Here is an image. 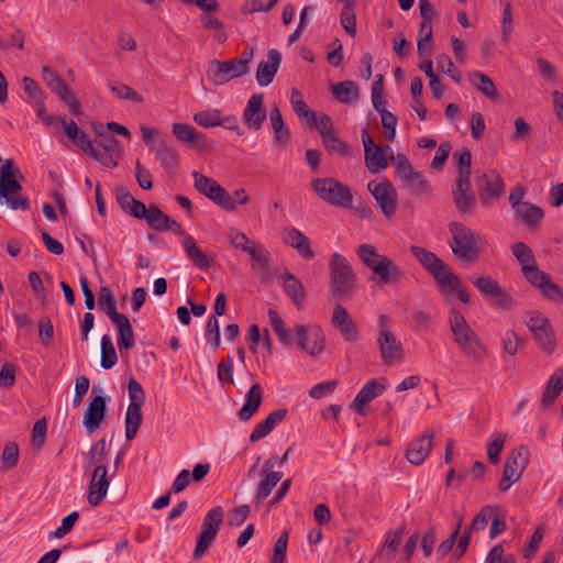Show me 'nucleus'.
<instances>
[{
    "label": "nucleus",
    "instance_id": "obj_18",
    "mask_svg": "<svg viewBox=\"0 0 563 563\" xmlns=\"http://www.w3.org/2000/svg\"><path fill=\"white\" fill-rule=\"evenodd\" d=\"M245 75V69L235 64V59L220 62L212 59L209 62L208 77L216 85H224L231 79Z\"/></svg>",
    "mask_w": 563,
    "mask_h": 563
},
{
    "label": "nucleus",
    "instance_id": "obj_13",
    "mask_svg": "<svg viewBox=\"0 0 563 563\" xmlns=\"http://www.w3.org/2000/svg\"><path fill=\"white\" fill-rule=\"evenodd\" d=\"M523 277L534 287H538L541 292L549 299L562 300L563 289L551 280V277L545 272L541 271L537 263L533 265H525L522 268Z\"/></svg>",
    "mask_w": 563,
    "mask_h": 563
},
{
    "label": "nucleus",
    "instance_id": "obj_7",
    "mask_svg": "<svg viewBox=\"0 0 563 563\" xmlns=\"http://www.w3.org/2000/svg\"><path fill=\"white\" fill-rule=\"evenodd\" d=\"M223 518L224 511L221 506H216L207 512L202 521L201 531L197 538V545L194 551L195 560H199L205 555L217 537Z\"/></svg>",
    "mask_w": 563,
    "mask_h": 563
},
{
    "label": "nucleus",
    "instance_id": "obj_4",
    "mask_svg": "<svg viewBox=\"0 0 563 563\" xmlns=\"http://www.w3.org/2000/svg\"><path fill=\"white\" fill-rule=\"evenodd\" d=\"M410 252L421 266L432 275L437 285L452 287L457 284L459 277L433 252L417 245H412Z\"/></svg>",
    "mask_w": 563,
    "mask_h": 563
},
{
    "label": "nucleus",
    "instance_id": "obj_41",
    "mask_svg": "<svg viewBox=\"0 0 563 563\" xmlns=\"http://www.w3.org/2000/svg\"><path fill=\"white\" fill-rule=\"evenodd\" d=\"M141 408L142 407H136V405L128 406L125 413V437L129 441L135 438L142 423L143 417Z\"/></svg>",
    "mask_w": 563,
    "mask_h": 563
},
{
    "label": "nucleus",
    "instance_id": "obj_58",
    "mask_svg": "<svg viewBox=\"0 0 563 563\" xmlns=\"http://www.w3.org/2000/svg\"><path fill=\"white\" fill-rule=\"evenodd\" d=\"M506 438L505 433H497L495 439L488 444L487 455L492 464L499 462V455L505 446Z\"/></svg>",
    "mask_w": 563,
    "mask_h": 563
},
{
    "label": "nucleus",
    "instance_id": "obj_46",
    "mask_svg": "<svg viewBox=\"0 0 563 563\" xmlns=\"http://www.w3.org/2000/svg\"><path fill=\"white\" fill-rule=\"evenodd\" d=\"M109 88L121 100H128L134 103L144 102L143 96L128 85L119 81H110Z\"/></svg>",
    "mask_w": 563,
    "mask_h": 563
},
{
    "label": "nucleus",
    "instance_id": "obj_32",
    "mask_svg": "<svg viewBox=\"0 0 563 563\" xmlns=\"http://www.w3.org/2000/svg\"><path fill=\"white\" fill-rule=\"evenodd\" d=\"M263 399L262 387L255 383L249 389L245 396V402L239 411V418L247 421L258 410Z\"/></svg>",
    "mask_w": 563,
    "mask_h": 563
},
{
    "label": "nucleus",
    "instance_id": "obj_37",
    "mask_svg": "<svg viewBox=\"0 0 563 563\" xmlns=\"http://www.w3.org/2000/svg\"><path fill=\"white\" fill-rule=\"evenodd\" d=\"M563 389V367L558 368L550 377L542 395V406L548 408L552 406Z\"/></svg>",
    "mask_w": 563,
    "mask_h": 563
},
{
    "label": "nucleus",
    "instance_id": "obj_17",
    "mask_svg": "<svg viewBox=\"0 0 563 563\" xmlns=\"http://www.w3.org/2000/svg\"><path fill=\"white\" fill-rule=\"evenodd\" d=\"M362 142L364 145L365 166L368 172L376 174L379 170L386 169L388 167V159L385 157L383 148L375 144L366 129L362 130Z\"/></svg>",
    "mask_w": 563,
    "mask_h": 563
},
{
    "label": "nucleus",
    "instance_id": "obj_30",
    "mask_svg": "<svg viewBox=\"0 0 563 563\" xmlns=\"http://www.w3.org/2000/svg\"><path fill=\"white\" fill-rule=\"evenodd\" d=\"M385 388L386 387L384 385L377 383L375 379L369 380L357 393L351 406L357 411V413L364 416V406L379 396Z\"/></svg>",
    "mask_w": 563,
    "mask_h": 563
},
{
    "label": "nucleus",
    "instance_id": "obj_6",
    "mask_svg": "<svg viewBox=\"0 0 563 563\" xmlns=\"http://www.w3.org/2000/svg\"><path fill=\"white\" fill-rule=\"evenodd\" d=\"M451 330L455 343L468 357L482 361L486 355V349L476 332L467 324L466 319H451Z\"/></svg>",
    "mask_w": 563,
    "mask_h": 563
},
{
    "label": "nucleus",
    "instance_id": "obj_44",
    "mask_svg": "<svg viewBox=\"0 0 563 563\" xmlns=\"http://www.w3.org/2000/svg\"><path fill=\"white\" fill-rule=\"evenodd\" d=\"M402 539V529L390 530L386 534L384 544L380 548L378 555L384 558L386 561H390L395 556V552L398 549Z\"/></svg>",
    "mask_w": 563,
    "mask_h": 563
},
{
    "label": "nucleus",
    "instance_id": "obj_2",
    "mask_svg": "<svg viewBox=\"0 0 563 563\" xmlns=\"http://www.w3.org/2000/svg\"><path fill=\"white\" fill-rule=\"evenodd\" d=\"M356 254L362 263L378 277L380 285L398 283L404 277V272L390 258L378 254L371 244H361Z\"/></svg>",
    "mask_w": 563,
    "mask_h": 563
},
{
    "label": "nucleus",
    "instance_id": "obj_3",
    "mask_svg": "<svg viewBox=\"0 0 563 563\" xmlns=\"http://www.w3.org/2000/svg\"><path fill=\"white\" fill-rule=\"evenodd\" d=\"M311 188L318 198L330 206L352 208L353 195L350 187L334 177L313 178Z\"/></svg>",
    "mask_w": 563,
    "mask_h": 563
},
{
    "label": "nucleus",
    "instance_id": "obj_11",
    "mask_svg": "<svg viewBox=\"0 0 563 563\" xmlns=\"http://www.w3.org/2000/svg\"><path fill=\"white\" fill-rule=\"evenodd\" d=\"M473 285L485 296L495 307L508 310L514 303V297L499 283L490 276H481L472 279Z\"/></svg>",
    "mask_w": 563,
    "mask_h": 563
},
{
    "label": "nucleus",
    "instance_id": "obj_22",
    "mask_svg": "<svg viewBox=\"0 0 563 563\" xmlns=\"http://www.w3.org/2000/svg\"><path fill=\"white\" fill-rule=\"evenodd\" d=\"M527 327L545 353L550 354L555 350V334L549 319H529Z\"/></svg>",
    "mask_w": 563,
    "mask_h": 563
},
{
    "label": "nucleus",
    "instance_id": "obj_42",
    "mask_svg": "<svg viewBox=\"0 0 563 563\" xmlns=\"http://www.w3.org/2000/svg\"><path fill=\"white\" fill-rule=\"evenodd\" d=\"M521 221L527 224L530 229L539 225L544 217L543 210L530 202L526 203L523 208H519V211H515Z\"/></svg>",
    "mask_w": 563,
    "mask_h": 563
},
{
    "label": "nucleus",
    "instance_id": "obj_21",
    "mask_svg": "<svg viewBox=\"0 0 563 563\" xmlns=\"http://www.w3.org/2000/svg\"><path fill=\"white\" fill-rule=\"evenodd\" d=\"M263 100V93H254L243 110L244 123L251 130L260 131L267 119V111Z\"/></svg>",
    "mask_w": 563,
    "mask_h": 563
},
{
    "label": "nucleus",
    "instance_id": "obj_24",
    "mask_svg": "<svg viewBox=\"0 0 563 563\" xmlns=\"http://www.w3.org/2000/svg\"><path fill=\"white\" fill-rule=\"evenodd\" d=\"M282 63V54L277 49H269L267 60H261L256 70V81L260 86H268L275 78Z\"/></svg>",
    "mask_w": 563,
    "mask_h": 563
},
{
    "label": "nucleus",
    "instance_id": "obj_48",
    "mask_svg": "<svg viewBox=\"0 0 563 563\" xmlns=\"http://www.w3.org/2000/svg\"><path fill=\"white\" fill-rule=\"evenodd\" d=\"M221 110L219 109H210L202 110L194 114L192 120L196 124L209 129L213 126H219L221 122Z\"/></svg>",
    "mask_w": 563,
    "mask_h": 563
},
{
    "label": "nucleus",
    "instance_id": "obj_51",
    "mask_svg": "<svg viewBox=\"0 0 563 563\" xmlns=\"http://www.w3.org/2000/svg\"><path fill=\"white\" fill-rule=\"evenodd\" d=\"M353 3L354 1L344 3L340 15L342 27L351 36H355L356 34V16Z\"/></svg>",
    "mask_w": 563,
    "mask_h": 563
},
{
    "label": "nucleus",
    "instance_id": "obj_5",
    "mask_svg": "<svg viewBox=\"0 0 563 563\" xmlns=\"http://www.w3.org/2000/svg\"><path fill=\"white\" fill-rule=\"evenodd\" d=\"M449 230L454 242V245H452L453 254L463 262H476L479 257V251L474 231L461 222H451Z\"/></svg>",
    "mask_w": 563,
    "mask_h": 563
},
{
    "label": "nucleus",
    "instance_id": "obj_20",
    "mask_svg": "<svg viewBox=\"0 0 563 563\" xmlns=\"http://www.w3.org/2000/svg\"><path fill=\"white\" fill-rule=\"evenodd\" d=\"M452 198L460 213H472L475 210L476 198L472 190L471 178L456 179L455 186L452 187Z\"/></svg>",
    "mask_w": 563,
    "mask_h": 563
},
{
    "label": "nucleus",
    "instance_id": "obj_40",
    "mask_svg": "<svg viewBox=\"0 0 563 563\" xmlns=\"http://www.w3.org/2000/svg\"><path fill=\"white\" fill-rule=\"evenodd\" d=\"M118 328V347L122 353L123 350H130L135 344V336L130 323V319H111Z\"/></svg>",
    "mask_w": 563,
    "mask_h": 563
},
{
    "label": "nucleus",
    "instance_id": "obj_64",
    "mask_svg": "<svg viewBox=\"0 0 563 563\" xmlns=\"http://www.w3.org/2000/svg\"><path fill=\"white\" fill-rule=\"evenodd\" d=\"M2 464L7 468H11L16 465L19 460V448L16 443L9 442L4 445L3 452H2Z\"/></svg>",
    "mask_w": 563,
    "mask_h": 563
},
{
    "label": "nucleus",
    "instance_id": "obj_35",
    "mask_svg": "<svg viewBox=\"0 0 563 563\" xmlns=\"http://www.w3.org/2000/svg\"><path fill=\"white\" fill-rule=\"evenodd\" d=\"M269 119L272 122V128L274 130V137L276 143L284 147L288 144L290 140V131L288 126L285 124L284 119L282 117L280 110L277 104H274L269 111Z\"/></svg>",
    "mask_w": 563,
    "mask_h": 563
},
{
    "label": "nucleus",
    "instance_id": "obj_52",
    "mask_svg": "<svg viewBox=\"0 0 563 563\" xmlns=\"http://www.w3.org/2000/svg\"><path fill=\"white\" fill-rule=\"evenodd\" d=\"M512 255L523 267L536 264V256L531 249L523 242H517L511 246Z\"/></svg>",
    "mask_w": 563,
    "mask_h": 563
},
{
    "label": "nucleus",
    "instance_id": "obj_55",
    "mask_svg": "<svg viewBox=\"0 0 563 563\" xmlns=\"http://www.w3.org/2000/svg\"><path fill=\"white\" fill-rule=\"evenodd\" d=\"M438 68L449 76L457 84L461 82L462 77L459 69L454 66L451 57L446 54H441L437 58Z\"/></svg>",
    "mask_w": 563,
    "mask_h": 563
},
{
    "label": "nucleus",
    "instance_id": "obj_43",
    "mask_svg": "<svg viewBox=\"0 0 563 563\" xmlns=\"http://www.w3.org/2000/svg\"><path fill=\"white\" fill-rule=\"evenodd\" d=\"M453 162L456 165L457 178H471L472 153L470 148L464 147L453 153Z\"/></svg>",
    "mask_w": 563,
    "mask_h": 563
},
{
    "label": "nucleus",
    "instance_id": "obj_28",
    "mask_svg": "<svg viewBox=\"0 0 563 563\" xmlns=\"http://www.w3.org/2000/svg\"><path fill=\"white\" fill-rule=\"evenodd\" d=\"M107 400L102 396H95L88 405V409L84 417V426L93 432L97 430L106 416Z\"/></svg>",
    "mask_w": 563,
    "mask_h": 563
},
{
    "label": "nucleus",
    "instance_id": "obj_15",
    "mask_svg": "<svg viewBox=\"0 0 563 563\" xmlns=\"http://www.w3.org/2000/svg\"><path fill=\"white\" fill-rule=\"evenodd\" d=\"M272 461H265L262 470L260 471V482L256 487V493L253 497V503L258 508L263 501L272 494L273 489L283 478V473L273 471Z\"/></svg>",
    "mask_w": 563,
    "mask_h": 563
},
{
    "label": "nucleus",
    "instance_id": "obj_56",
    "mask_svg": "<svg viewBox=\"0 0 563 563\" xmlns=\"http://www.w3.org/2000/svg\"><path fill=\"white\" fill-rule=\"evenodd\" d=\"M128 390L131 400L129 406L136 405V407H142L145 402V391L142 385L135 378L131 377L129 380Z\"/></svg>",
    "mask_w": 563,
    "mask_h": 563
},
{
    "label": "nucleus",
    "instance_id": "obj_62",
    "mask_svg": "<svg viewBox=\"0 0 563 563\" xmlns=\"http://www.w3.org/2000/svg\"><path fill=\"white\" fill-rule=\"evenodd\" d=\"M206 340L210 343L213 351L220 347V327L218 319H209L206 325Z\"/></svg>",
    "mask_w": 563,
    "mask_h": 563
},
{
    "label": "nucleus",
    "instance_id": "obj_9",
    "mask_svg": "<svg viewBox=\"0 0 563 563\" xmlns=\"http://www.w3.org/2000/svg\"><path fill=\"white\" fill-rule=\"evenodd\" d=\"M195 188L227 211H235V200L214 179L194 172Z\"/></svg>",
    "mask_w": 563,
    "mask_h": 563
},
{
    "label": "nucleus",
    "instance_id": "obj_29",
    "mask_svg": "<svg viewBox=\"0 0 563 563\" xmlns=\"http://www.w3.org/2000/svg\"><path fill=\"white\" fill-rule=\"evenodd\" d=\"M284 241L295 249L303 260H312L314 256L309 239L296 228L284 230Z\"/></svg>",
    "mask_w": 563,
    "mask_h": 563
},
{
    "label": "nucleus",
    "instance_id": "obj_39",
    "mask_svg": "<svg viewBox=\"0 0 563 563\" xmlns=\"http://www.w3.org/2000/svg\"><path fill=\"white\" fill-rule=\"evenodd\" d=\"M471 81L476 88L492 101L500 99V95L489 76L482 71H474L471 74Z\"/></svg>",
    "mask_w": 563,
    "mask_h": 563
},
{
    "label": "nucleus",
    "instance_id": "obj_36",
    "mask_svg": "<svg viewBox=\"0 0 563 563\" xmlns=\"http://www.w3.org/2000/svg\"><path fill=\"white\" fill-rule=\"evenodd\" d=\"M397 177L400 178L401 183L409 189L411 194L421 196L428 191V180L424 178L422 173L417 172L413 168L407 169Z\"/></svg>",
    "mask_w": 563,
    "mask_h": 563
},
{
    "label": "nucleus",
    "instance_id": "obj_54",
    "mask_svg": "<svg viewBox=\"0 0 563 563\" xmlns=\"http://www.w3.org/2000/svg\"><path fill=\"white\" fill-rule=\"evenodd\" d=\"M332 322L346 341L353 342L357 339V329L353 319H332Z\"/></svg>",
    "mask_w": 563,
    "mask_h": 563
},
{
    "label": "nucleus",
    "instance_id": "obj_8",
    "mask_svg": "<svg viewBox=\"0 0 563 563\" xmlns=\"http://www.w3.org/2000/svg\"><path fill=\"white\" fill-rule=\"evenodd\" d=\"M530 452L528 446L520 445L514 449L507 459L501 479L498 483L500 492H507L517 483L529 464Z\"/></svg>",
    "mask_w": 563,
    "mask_h": 563
},
{
    "label": "nucleus",
    "instance_id": "obj_16",
    "mask_svg": "<svg viewBox=\"0 0 563 563\" xmlns=\"http://www.w3.org/2000/svg\"><path fill=\"white\" fill-rule=\"evenodd\" d=\"M145 216L146 217H143L142 220H145L151 229L158 232L170 231L179 236L185 235V230L181 224L163 212L155 203L148 206Z\"/></svg>",
    "mask_w": 563,
    "mask_h": 563
},
{
    "label": "nucleus",
    "instance_id": "obj_57",
    "mask_svg": "<svg viewBox=\"0 0 563 563\" xmlns=\"http://www.w3.org/2000/svg\"><path fill=\"white\" fill-rule=\"evenodd\" d=\"M22 190V186L16 177H1L0 179V198L8 199L11 195H18Z\"/></svg>",
    "mask_w": 563,
    "mask_h": 563
},
{
    "label": "nucleus",
    "instance_id": "obj_12",
    "mask_svg": "<svg viewBox=\"0 0 563 563\" xmlns=\"http://www.w3.org/2000/svg\"><path fill=\"white\" fill-rule=\"evenodd\" d=\"M367 189L374 197L377 206L386 219H390L397 210L398 195L388 179L380 183L371 180L367 184Z\"/></svg>",
    "mask_w": 563,
    "mask_h": 563
},
{
    "label": "nucleus",
    "instance_id": "obj_26",
    "mask_svg": "<svg viewBox=\"0 0 563 563\" xmlns=\"http://www.w3.org/2000/svg\"><path fill=\"white\" fill-rule=\"evenodd\" d=\"M433 438V432H427L410 442L406 451L409 463L420 465L426 460L432 449Z\"/></svg>",
    "mask_w": 563,
    "mask_h": 563
},
{
    "label": "nucleus",
    "instance_id": "obj_31",
    "mask_svg": "<svg viewBox=\"0 0 563 563\" xmlns=\"http://www.w3.org/2000/svg\"><path fill=\"white\" fill-rule=\"evenodd\" d=\"M156 158L161 162L163 168L167 172H175L179 165V156L176 148L168 142L167 139H163L156 150H155Z\"/></svg>",
    "mask_w": 563,
    "mask_h": 563
},
{
    "label": "nucleus",
    "instance_id": "obj_38",
    "mask_svg": "<svg viewBox=\"0 0 563 563\" xmlns=\"http://www.w3.org/2000/svg\"><path fill=\"white\" fill-rule=\"evenodd\" d=\"M98 310L106 313L107 317H125V314L118 312L117 300L113 291L108 286H102L98 292Z\"/></svg>",
    "mask_w": 563,
    "mask_h": 563
},
{
    "label": "nucleus",
    "instance_id": "obj_23",
    "mask_svg": "<svg viewBox=\"0 0 563 563\" xmlns=\"http://www.w3.org/2000/svg\"><path fill=\"white\" fill-rule=\"evenodd\" d=\"M478 181L481 184L477 185V190L484 206H489L504 192V180L495 170L483 174Z\"/></svg>",
    "mask_w": 563,
    "mask_h": 563
},
{
    "label": "nucleus",
    "instance_id": "obj_19",
    "mask_svg": "<svg viewBox=\"0 0 563 563\" xmlns=\"http://www.w3.org/2000/svg\"><path fill=\"white\" fill-rule=\"evenodd\" d=\"M108 468L104 464L97 465L88 486V504L96 507L101 504L109 489Z\"/></svg>",
    "mask_w": 563,
    "mask_h": 563
},
{
    "label": "nucleus",
    "instance_id": "obj_50",
    "mask_svg": "<svg viewBox=\"0 0 563 563\" xmlns=\"http://www.w3.org/2000/svg\"><path fill=\"white\" fill-rule=\"evenodd\" d=\"M322 143H323L324 147L331 153H336L339 155H347V156L353 154L352 146L344 143L334 133L324 135L322 139Z\"/></svg>",
    "mask_w": 563,
    "mask_h": 563
},
{
    "label": "nucleus",
    "instance_id": "obj_1",
    "mask_svg": "<svg viewBox=\"0 0 563 563\" xmlns=\"http://www.w3.org/2000/svg\"><path fill=\"white\" fill-rule=\"evenodd\" d=\"M329 292L336 301L331 317H349L346 309L340 303L350 300L356 288L357 277L345 256L333 253L329 262Z\"/></svg>",
    "mask_w": 563,
    "mask_h": 563
},
{
    "label": "nucleus",
    "instance_id": "obj_61",
    "mask_svg": "<svg viewBox=\"0 0 563 563\" xmlns=\"http://www.w3.org/2000/svg\"><path fill=\"white\" fill-rule=\"evenodd\" d=\"M197 129L186 123H174L172 126V133L174 136L183 143L190 144L191 139Z\"/></svg>",
    "mask_w": 563,
    "mask_h": 563
},
{
    "label": "nucleus",
    "instance_id": "obj_33",
    "mask_svg": "<svg viewBox=\"0 0 563 563\" xmlns=\"http://www.w3.org/2000/svg\"><path fill=\"white\" fill-rule=\"evenodd\" d=\"M183 246L188 257L199 269H208L213 266L214 261L208 257L196 244L195 239L191 235L185 233Z\"/></svg>",
    "mask_w": 563,
    "mask_h": 563
},
{
    "label": "nucleus",
    "instance_id": "obj_49",
    "mask_svg": "<svg viewBox=\"0 0 563 563\" xmlns=\"http://www.w3.org/2000/svg\"><path fill=\"white\" fill-rule=\"evenodd\" d=\"M118 362L117 352L112 340L108 335H103L101 339V357L100 365L104 369H110Z\"/></svg>",
    "mask_w": 563,
    "mask_h": 563
},
{
    "label": "nucleus",
    "instance_id": "obj_25",
    "mask_svg": "<svg viewBox=\"0 0 563 563\" xmlns=\"http://www.w3.org/2000/svg\"><path fill=\"white\" fill-rule=\"evenodd\" d=\"M117 201L121 209L129 216L142 220L148 207L141 200L135 199L130 191L123 186L119 185L115 188Z\"/></svg>",
    "mask_w": 563,
    "mask_h": 563
},
{
    "label": "nucleus",
    "instance_id": "obj_27",
    "mask_svg": "<svg viewBox=\"0 0 563 563\" xmlns=\"http://www.w3.org/2000/svg\"><path fill=\"white\" fill-rule=\"evenodd\" d=\"M287 408H279L272 411L263 421L258 422L250 435V441L255 443L267 437L276 424L280 423L287 416Z\"/></svg>",
    "mask_w": 563,
    "mask_h": 563
},
{
    "label": "nucleus",
    "instance_id": "obj_47",
    "mask_svg": "<svg viewBox=\"0 0 563 563\" xmlns=\"http://www.w3.org/2000/svg\"><path fill=\"white\" fill-rule=\"evenodd\" d=\"M498 510V506H483L466 529L470 530L471 532H478L484 530L487 527L488 521L492 520L494 512Z\"/></svg>",
    "mask_w": 563,
    "mask_h": 563
},
{
    "label": "nucleus",
    "instance_id": "obj_34",
    "mask_svg": "<svg viewBox=\"0 0 563 563\" xmlns=\"http://www.w3.org/2000/svg\"><path fill=\"white\" fill-rule=\"evenodd\" d=\"M334 98L345 104L355 103L360 98L358 87L353 80H343L331 87Z\"/></svg>",
    "mask_w": 563,
    "mask_h": 563
},
{
    "label": "nucleus",
    "instance_id": "obj_14",
    "mask_svg": "<svg viewBox=\"0 0 563 563\" xmlns=\"http://www.w3.org/2000/svg\"><path fill=\"white\" fill-rule=\"evenodd\" d=\"M296 341L299 347L312 357L318 356L325 344L324 333L319 327H297Z\"/></svg>",
    "mask_w": 563,
    "mask_h": 563
},
{
    "label": "nucleus",
    "instance_id": "obj_60",
    "mask_svg": "<svg viewBox=\"0 0 563 563\" xmlns=\"http://www.w3.org/2000/svg\"><path fill=\"white\" fill-rule=\"evenodd\" d=\"M251 508L249 505L234 507L228 515V525L231 527H240L249 518Z\"/></svg>",
    "mask_w": 563,
    "mask_h": 563
},
{
    "label": "nucleus",
    "instance_id": "obj_63",
    "mask_svg": "<svg viewBox=\"0 0 563 563\" xmlns=\"http://www.w3.org/2000/svg\"><path fill=\"white\" fill-rule=\"evenodd\" d=\"M336 386H338L336 380L321 382L310 388L309 396L314 399H321L324 396L332 394Z\"/></svg>",
    "mask_w": 563,
    "mask_h": 563
},
{
    "label": "nucleus",
    "instance_id": "obj_10",
    "mask_svg": "<svg viewBox=\"0 0 563 563\" xmlns=\"http://www.w3.org/2000/svg\"><path fill=\"white\" fill-rule=\"evenodd\" d=\"M377 343L383 364L393 365L402 361V344L389 328L386 319L379 322Z\"/></svg>",
    "mask_w": 563,
    "mask_h": 563
},
{
    "label": "nucleus",
    "instance_id": "obj_53",
    "mask_svg": "<svg viewBox=\"0 0 563 563\" xmlns=\"http://www.w3.org/2000/svg\"><path fill=\"white\" fill-rule=\"evenodd\" d=\"M244 252L247 253L253 261L258 263L262 268L268 269L271 254L262 244L253 243V245H250Z\"/></svg>",
    "mask_w": 563,
    "mask_h": 563
},
{
    "label": "nucleus",
    "instance_id": "obj_59",
    "mask_svg": "<svg viewBox=\"0 0 563 563\" xmlns=\"http://www.w3.org/2000/svg\"><path fill=\"white\" fill-rule=\"evenodd\" d=\"M486 563H516V560L512 554L505 555L504 544L499 543L490 549L486 558Z\"/></svg>",
    "mask_w": 563,
    "mask_h": 563
},
{
    "label": "nucleus",
    "instance_id": "obj_45",
    "mask_svg": "<svg viewBox=\"0 0 563 563\" xmlns=\"http://www.w3.org/2000/svg\"><path fill=\"white\" fill-rule=\"evenodd\" d=\"M284 287L287 295L299 305L305 298V290L302 283L291 273H286L284 276Z\"/></svg>",
    "mask_w": 563,
    "mask_h": 563
}]
</instances>
